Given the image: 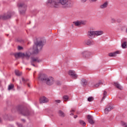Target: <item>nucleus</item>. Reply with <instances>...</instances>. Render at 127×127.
I'll use <instances>...</instances> for the list:
<instances>
[{
	"instance_id": "obj_1",
	"label": "nucleus",
	"mask_w": 127,
	"mask_h": 127,
	"mask_svg": "<svg viewBox=\"0 0 127 127\" xmlns=\"http://www.w3.org/2000/svg\"><path fill=\"white\" fill-rule=\"evenodd\" d=\"M47 4L52 7H60L61 4L65 5V7H68L72 4V1L70 0H60L59 1L55 0H48Z\"/></svg>"
},
{
	"instance_id": "obj_2",
	"label": "nucleus",
	"mask_w": 127,
	"mask_h": 127,
	"mask_svg": "<svg viewBox=\"0 0 127 127\" xmlns=\"http://www.w3.org/2000/svg\"><path fill=\"white\" fill-rule=\"evenodd\" d=\"M39 79L42 82H44L48 85V86H51L54 84L55 81L54 78L52 77H48L47 75L44 74H40L39 76Z\"/></svg>"
},
{
	"instance_id": "obj_3",
	"label": "nucleus",
	"mask_w": 127,
	"mask_h": 127,
	"mask_svg": "<svg viewBox=\"0 0 127 127\" xmlns=\"http://www.w3.org/2000/svg\"><path fill=\"white\" fill-rule=\"evenodd\" d=\"M43 47V42L42 41L35 43L33 47V54H37L39 50H41Z\"/></svg>"
},
{
	"instance_id": "obj_4",
	"label": "nucleus",
	"mask_w": 127,
	"mask_h": 127,
	"mask_svg": "<svg viewBox=\"0 0 127 127\" xmlns=\"http://www.w3.org/2000/svg\"><path fill=\"white\" fill-rule=\"evenodd\" d=\"M19 114L24 116V117H28V116H31V113L28 111V109H25L21 106H19L17 108Z\"/></svg>"
},
{
	"instance_id": "obj_5",
	"label": "nucleus",
	"mask_w": 127,
	"mask_h": 127,
	"mask_svg": "<svg viewBox=\"0 0 127 127\" xmlns=\"http://www.w3.org/2000/svg\"><path fill=\"white\" fill-rule=\"evenodd\" d=\"M17 6L19 8L20 14L22 15H24V14H25V12H26L27 5H26V4H25L24 2H21L17 4Z\"/></svg>"
},
{
	"instance_id": "obj_6",
	"label": "nucleus",
	"mask_w": 127,
	"mask_h": 127,
	"mask_svg": "<svg viewBox=\"0 0 127 127\" xmlns=\"http://www.w3.org/2000/svg\"><path fill=\"white\" fill-rule=\"evenodd\" d=\"M31 53L30 52H27L25 54L22 53H18L14 54L15 58H18V57H22V58H26V59H29L30 56H31Z\"/></svg>"
},
{
	"instance_id": "obj_7",
	"label": "nucleus",
	"mask_w": 127,
	"mask_h": 127,
	"mask_svg": "<svg viewBox=\"0 0 127 127\" xmlns=\"http://www.w3.org/2000/svg\"><path fill=\"white\" fill-rule=\"evenodd\" d=\"M12 14H13V13L12 12H8L6 14L0 16V19H2V20L8 19V18L11 17Z\"/></svg>"
},
{
	"instance_id": "obj_8",
	"label": "nucleus",
	"mask_w": 127,
	"mask_h": 127,
	"mask_svg": "<svg viewBox=\"0 0 127 127\" xmlns=\"http://www.w3.org/2000/svg\"><path fill=\"white\" fill-rule=\"evenodd\" d=\"M68 74L70 76H71L72 79H77V77H78V75L76 74V72L74 70H69Z\"/></svg>"
},
{
	"instance_id": "obj_9",
	"label": "nucleus",
	"mask_w": 127,
	"mask_h": 127,
	"mask_svg": "<svg viewBox=\"0 0 127 127\" xmlns=\"http://www.w3.org/2000/svg\"><path fill=\"white\" fill-rule=\"evenodd\" d=\"M31 62H33L34 63H40V62H41V60H40L38 57H31Z\"/></svg>"
},
{
	"instance_id": "obj_10",
	"label": "nucleus",
	"mask_w": 127,
	"mask_h": 127,
	"mask_svg": "<svg viewBox=\"0 0 127 127\" xmlns=\"http://www.w3.org/2000/svg\"><path fill=\"white\" fill-rule=\"evenodd\" d=\"M87 36H88L89 38H94L96 36V34L95 31H89L87 33Z\"/></svg>"
},
{
	"instance_id": "obj_11",
	"label": "nucleus",
	"mask_w": 127,
	"mask_h": 127,
	"mask_svg": "<svg viewBox=\"0 0 127 127\" xmlns=\"http://www.w3.org/2000/svg\"><path fill=\"white\" fill-rule=\"evenodd\" d=\"M87 120H88V122L90 125H94L95 124V121H94V117L92 115L87 116Z\"/></svg>"
},
{
	"instance_id": "obj_12",
	"label": "nucleus",
	"mask_w": 127,
	"mask_h": 127,
	"mask_svg": "<svg viewBox=\"0 0 127 127\" xmlns=\"http://www.w3.org/2000/svg\"><path fill=\"white\" fill-rule=\"evenodd\" d=\"M108 5H109V1H106L103 4L100 5L99 7L101 9H104L105 8H107Z\"/></svg>"
},
{
	"instance_id": "obj_13",
	"label": "nucleus",
	"mask_w": 127,
	"mask_h": 127,
	"mask_svg": "<svg viewBox=\"0 0 127 127\" xmlns=\"http://www.w3.org/2000/svg\"><path fill=\"white\" fill-rule=\"evenodd\" d=\"M113 109H114V107H113V106H107V107L105 109V113L106 114H109V112H111V111H112Z\"/></svg>"
},
{
	"instance_id": "obj_14",
	"label": "nucleus",
	"mask_w": 127,
	"mask_h": 127,
	"mask_svg": "<svg viewBox=\"0 0 127 127\" xmlns=\"http://www.w3.org/2000/svg\"><path fill=\"white\" fill-rule=\"evenodd\" d=\"M82 54L83 58L86 59L89 58V56L91 55V53L88 51H84L82 53Z\"/></svg>"
},
{
	"instance_id": "obj_15",
	"label": "nucleus",
	"mask_w": 127,
	"mask_h": 127,
	"mask_svg": "<svg viewBox=\"0 0 127 127\" xmlns=\"http://www.w3.org/2000/svg\"><path fill=\"white\" fill-rule=\"evenodd\" d=\"M119 54H120V51H116L115 52H113V53H110L108 54V56L110 57H116V56H117V55Z\"/></svg>"
},
{
	"instance_id": "obj_16",
	"label": "nucleus",
	"mask_w": 127,
	"mask_h": 127,
	"mask_svg": "<svg viewBox=\"0 0 127 127\" xmlns=\"http://www.w3.org/2000/svg\"><path fill=\"white\" fill-rule=\"evenodd\" d=\"M48 102V99L46 98V97L43 96L40 99V104H42L43 103H47Z\"/></svg>"
},
{
	"instance_id": "obj_17",
	"label": "nucleus",
	"mask_w": 127,
	"mask_h": 127,
	"mask_svg": "<svg viewBox=\"0 0 127 127\" xmlns=\"http://www.w3.org/2000/svg\"><path fill=\"white\" fill-rule=\"evenodd\" d=\"M95 36H100L104 34V31H103L102 30L95 31Z\"/></svg>"
},
{
	"instance_id": "obj_18",
	"label": "nucleus",
	"mask_w": 127,
	"mask_h": 127,
	"mask_svg": "<svg viewBox=\"0 0 127 127\" xmlns=\"http://www.w3.org/2000/svg\"><path fill=\"white\" fill-rule=\"evenodd\" d=\"M85 44H87V45H93V44H95V42H94V41L91 40H87L85 41Z\"/></svg>"
},
{
	"instance_id": "obj_19",
	"label": "nucleus",
	"mask_w": 127,
	"mask_h": 127,
	"mask_svg": "<svg viewBox=\"0 0 127 127\" xmlns=\"http://www.w3.org/2000/svg\"><path fill=\"white\" fill-rule=\"evenodd\" d=\"M114 85L117 89L119 90H123V87L118 82H114Z\"/></svg>"
},
{
	"instance_id": "obj_20",
	"label": "nucleus",
	"mask_w": 127,
	"mask_h": 127,
	"mask_svg": "<svg viewBox=\"0 0 127 127\" xmlns=\"http://www.w3.org/2000/svg\"><path fill=\"white\" fill-rule=\"evenodd\" d=\"M100 85H103V82H102V80H100L98 83L95 84L93 85L94 88H98V87H99Z\"/></svg>"
},
{
	"instance_id": "obj_21",
	"label": "nucleus",
	"mask_w": 127,
	"mask_h": 127,
	"mask_svg": "<svg viewBox=\"0 0 127 127\" xmlns=\"http://www.w3.org/2000/svg\"><path fill=\"white\" fill-rule=\"evenodd\" d=\"M87 84H88V81H87V80L85 79H81V85H82L83 87H85Z\"/></svg>"
},
{
	"instance_id": "obj_22",
	"label": "nucleus",
	"mask_w": 127,
	"mask_h": 127,
	"mask_svg": "<svg viewBox=\"0 0 127 127\" xmlns=\"http://www.w3.org/2000/svg\"><path fill=\"white\" fill-rule=\"evenodd\" d=\"M58 114L60 117H61V118H65V114L64 113V112H63V111L60 110Z\"/></svg>"
},
{
	"instance_id": "obj_23",
	"label": "nucleus",
	"mask_w": 127,
	"mask_h": 127,
	"mask_svg": "<svg viewBox=\"0 0 127 127\" xmlns=\"http://www.w3.org/2000/svg\"><path fill=\"white\" fill-rule=\"evenodd\" d=\"M15 74L16 76H21L22 73L18 70H15Z\"/></svg>"
},
{
	"instance_id": "obj_24",
	"label": "nucleus",
	"mask_w": 127,
	"mask_h": 127,
	"mask_svg": "<svg viewBox=\"0 0 127 127\" xmlns=\"http://www.w3.org/2000/svg\"><path fill=\"white\" fill-rule=\"evenodd\" d=\"M121 125L123 127H127V123L125 122H124V121H122L121 122Z\"/></svg>"
},
{
	"instance_id": "obj_25",
	"label": "nucleus",
	"mask_w": 127,
	"mask_h": 127,
	"mask_svg": "<svg viewBox=\"0 0 127 127\" xmlns=\"http://www.w3.org/2000/svg\"><path fill=\"white\" fill-rule=\"evenodd\" d=\"M79 124L83 127H85V126H86V123H85V122H84V121L82 120L79 121Z\"/></svg>"
},
{
	"instance_id": "obj_26",
	"label": "nucleus",
	"mask_w": 127,
	"mask_h": 127,
	"mask_svg": "<svg viewBox=\"0 0 127 127\" xmlns=\"http://www.w3.org/2000/svg\"><path fill=\"white\" fill-rule=\"evenodd\" d=\"M122 47L123 49L127 48V42H124L122 43Z\"/></svg>"
},
{
	"instance_id": "obj_27",
	"label": "nucleus",
	"mask_w": 127,
	"mask_h": 127,
	"mask_svg": "<svg viewBox=\"0 0 127 127\" xmlns=\"http://www.w3.org/2000/svg\"><path fill=\"white\" fill-rule=\"evenodd\" d=\"M13 88H14V85H13V84H10L8 85V90H11L13 89Z\"/></svg>"
},
{
	"instance_id": "obj_28",
	"label": "nucleus",
	"mask_w": 127,
	"mask_h": 127,
	"mask_svg": "<svg viewBox=\"0 0 127 127\" xmlns=\"http://www.w3.org/2000/svg\"><path fill=\"white\" fill-rule=\"evenodd\" d=\"M63 100H64L65 102H66V101H68V100H69V96L67 95L63 96Z\"/></svg>"
},
{
	"instance_id": "obj_29",
	"label": "nucleus",
	"mask_w": 127,
	"mask_h": 127,
	"mask_svg": "<svg viewBox=\"0 0 127 127\" xmlns=\"http://www.w3.org/2000/svg\"><path fill=\"white\" fill-rule=\"evenodd\" d=\"M73 23H74V24L76 26H79L81 25L80 21H77L76 22H73Z\"/></svg>"
},
{
	"instance_id": "obj_30",
	"label": "nucleus",
	"mask_w": 127,
	"mask_h": 127,
	"mask_svg": "<svg viewBox=\"0 0 127 127\" xmlns=\"http://www.w3.org/2000/svg\"><path fill=\"white\" fill-rule=\"evenodd\" d=\"M107 91H104V93H103V98H102V101H103V100H104L105 98H106V97L107 96Z\"/></svg>"
},
{
	"instance_id": "obj_31",
	"label": "nucleus",
	"mask_w": 127,
	"mask_h": 127,
	"mask_svg": "<svg viewBox=\"0 0 127 127\" xmlns=\"http://www.w3.org/2000/svg\"><path fill=\"white\" fill-rule=\"evenodd\" d=\"M80 23V25H85V24H86L87 23V21H79Z\"/></svg>"
},
{
	"instance_id": "obj_32",
	"label": "nucleus",
	"mask_w": 127,
	"mask_h": 127,
	"mask_svg": "<svg viewBox=\"0 0 127 127\" xmlns=\"http://www.w3.org/2000/svg\"><path fill=\"white\" fill-rule=\"evenodd\" d=\"M87 100L88 102H93V100H94V97H88Z\"/></svg>"
},
{
	"instance_id": "obj_33",
	"label": "nucleus",
	"mask_w": 127,
	"mask_h": 127,
	"mask_svg": "<svg viewBox=\"0 0 127 127\" xmlns=\"http://www.w3.org/2000/svg\"><path fill=\"white\" fill-rule=\"evenodd\" d=\"M22 81L24 84H25L26 83V82H27L28 81V79H24V78L22 77Z\"/></svg>"
},
{
	"instance_id": "obj_34",
	"label": "nucleus",
	"mask_w": 127,
	"mask_h": 127,
	"mask_svg": "<svg viewBox=\"0 0 127 127\" xmlns=\"http://www.w3.org/2000/svg\"><path fill=\"white\" fill-rule=\"evenodd\" d=\"M56 85H58V86H61V82L60 81L57 80V81H56Z\"/></svg>"
},
{
	"instance_id": "obj_35",
	"label": "nucleus",
	"mask_w": 127,
	"mask_h": 127,
	"mask_svg": "<svg viewBox=\"0 0 127 127\" xmlns=\"http://www.w3.org/2000/svg\"><path fill=\"white\" fill-rule=\"evenodd\" d=\"M18 127H23L22 124L17 123H16Z\"/></svg>"
},
{
	"instance_id": "obj_36",
	"label": "nucleus",
	"mask_w": 127,
	"mask_h": 127,
	"mask_svg": "<svg viewBox=\"0 0 127 127\" xmlns=\"http://www.w3.org/2000/svg\"><path fill=\"white\" fill-rule=\"evenodd\" d=\"M22 49H23V48L20 46H18V50H22Z\"/></svg>"
},
{
	"instance_id": "obj_37",
	"label": "nucleus",
	"mask_w": 127,
	"mask_h": 127,
	"mask_svg": "<svg viewBox=\"0 0 127 127\" xmlns=\"http://www.w3.org/2000/svg\"><path fill=\"white\" fill-rule=\"evenodd\" d=\"M33 63H34L31 62V65H32V66H33L34 67H37V66L35 65V64Z\"/></svg>"
},
{
	"instance_id": "obj_38",
	"label": "nucleus",
	"mask_w": 127,
	"mask_h": 127,
	"mask_svg": "<svg viewBox=\"0 0 127 127\" xmlns=\"http://www.w3.org/2000/svg\"><path fill=\"white\" fill-rule=\"evenodd\" d=\"M111 22H112V23H115V22H116V20L114 18H112L111 19Z\"/></svg>"
},
{
	"instance_id": "obj_39",
	"label": "nucleus",
	"mask_w": 127,
	"mask_h": 127,
	"mask_svg": "<svg viewBox=\"0 0 127 127\" xmlns=\"http://www.w3.org/2000/svg\"><path fill=\"white\" fill-rule=\"evenodd\" d=\"M56 102V103H58V104L61 103V100H56V101H55Z\"/></svg>"
},
{
	"instance_id": "obj_40",
	"label": "nucleus",
	"mask_w": 127,
	"mask_h": 127,
	"mask_svg": "<svg viewBox=\"0 0 127 127\" xmlns=\"http://www.w3.org/2000/svg\"><path fill=\"white\" fill-rule=\"evenodd\" d=\"M91 1H92L93 2H96V1H97V0H91Z\"/></svg>"
},
{
	"instance_id": "obj_41",
	"label": "nucleus",
	"mask_w": 127,
	"mask_h": 127,
	"mask_svg": "<svg viewBox=\"0 0 127 127\" xmlns=\"http://www.w3.org/2000/svg\"><path fill=\"white\" fill-rule=\"evenodd\" d=\"M87 0H81V2H86V1Z\"/></svg>"
},
{
	"instance_id": "obj_42",
	"label": "nucleus",
	"mask_w": 127,
	"mask_h": 127,
	"mask_svg": "<svg viewBox=\"0 0 127 127\" xmlns=\"http://www.w3.org/2000/svg\"><path fill=\"white\" fill-rule=\"evenodd\" d=\"M76 118H78V116H77V115H75V116H74V119H76Z\"/></svg>"
},
{
	"instance_id": "obj_43",
	"label": "nucleus",
	"mask_w": 127,
	"mask_h": 127,
	"mask_svg": "<svg viewBox=\"0 0 127 127\" xmlns=\"http://www.w3.org/2000/svg\"><path fill=\"white\" fill-rule=\"evenodd\" d=\"M117 22H119V23H120V22H121V20L118 19V20H117Z\"/></svg>"
},
{
	"instance_id": "obj_44",
	"label": "nucleus",
	"mask_w": 127,
	"mask_h": 127,
	"mask_svg": "<svg viewBox=\"0 0 127 127\" xmlns=\"http://www.w3.org/2000/svg\"><path fill=\"white\" fill-rule=\"evenodd\" d=\"M27 86H28V87H29V88H30V85L28 83Z\"/></svg>"
},
{
	"instance_id": "obj_45",
	"label": "nucleus",
	"mask_w": 127,
	"mask_h": 127,
	"mask_svg": "<svg viewBox=\"0 0 127 127\" xmlns=\"http://www.w3.org/2000/svg\"><path fill=\"white\" fill-rule=\"evenodd\" d=\"M70 112H71V113H72V112L74 113V112H75V110H72Z\"/></svg>"
},
{
	"instance_id": "obj_46",
	"label": "nucleus",
	"mask_w": 127,
	"mask_h": 127,
	"mask_svg": "<svg viewBox=\"0 0 127 127\" xmlns=\"http://www.w3.org/2000/svg\"><path fill=\"white\" fill-rule=\"evenodd\" d=\"M70 116H74V113H71V114H70Z\"/></svg>"
},
{
	"instance_id": "obj_47",
	"label": "nucleus",
	"mask_w": 127,
	"mask_h": 127,
	"mask_svg": "<svg viewBox=\"0 0 127 127\" xmlns=\"http://www.w3.org/2000/svg\"><path fill=\"white\" fill-rule=\"evenodd\" d=\"M21 121H22V122H25V120L24 119H21Z\"/></svg>"
},
{
	"instance_id": "obj_48",
	"label": "nucleus",
	"mask_w": 127,
	"mask_h": 127,
	"mask_svg": "<svg viewBox=\"0 0 127 127\" xmlns=\"http://www.w3.org/2000/svg\"><path fill=\"white\" fill-rule=\"evenodd\" d=\"M27 69L31 70V68H27Z\"/></svg>"
},
{
	"instance_id": "obj_49",
	"label": "nucleus",
	"mask_w": 127,
	"mask_h": 127,
	"mask_svg": "<svg viewBox=\"0 0 127 127\" xmlns=\"http://www.w3.org/2000/svg\"><path fill=\"white\" fill-rule=\"evenodd\" d=\"M1 122V120H0V123Z\"/></svg>"
},
{
	"instance_id": "obj_50",
	"label": "nucleus",
	"mask_w": 127,
	"mask_h": 127,
	"mask_svg": "<svg viewBox=\"0 0 127 127\" xmlns=\"http://www.w3.org/2000/svg\"><path fill=\"white\" fill-rule=\"evenodd\" d=\"M20 84H21V81L20 82Z\"/></svg>"
}]
</instances>
